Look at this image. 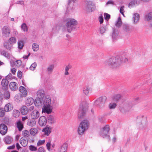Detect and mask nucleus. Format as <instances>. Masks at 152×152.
<instances>
[{"mask_svg":"<svg viewBox=\"0 0 152 152\" xmlns=\"http://www.w3.org/2000/svg\"><path fill=\"white\" fill-rule=\"evenodd\" d=\"M37 98L35 101L34 104L37 107H42V112L48 114L50 113L52 111L53 102H52L49 96H46L44 97V91L41 90L37 92Z\"/></svg>","mask_w":152,"mask_h":152,"instance_id":"1","label":"nucleus"},{"mask_svg":"<svg viewBox=\"0 0 152 152\" xmlns=\"http://www.w3.org/2000/svg\"><path fill=\"white\" fill-rule=\"evenodd\" d=\"M128 61V59L127 56L123 55L110 58L106 61L105 63L110 67L114 68L118 67L123 63L126 62Z\"/></svg>","mask_w":152,"mask_h":152,"instance_id":"2","label":"nucleus"},{"mask_svg":"<svg viewBox=\"0 0 152 152\" xmlns=\"http://www.w3.org/2000/svg\"><path fill=\"white\" fill-rule=\"evenodd\" d=\"M89 126V123L86 120H84L82 121L80 124L78 129L77 133L79 135L83 134L87 130Z\"/></svg>","mask_w":152,"mask_h":152,"instance_id":"3","label":"nucleus"},{"mask_svg":"<svg viewBox=\"0 0 152 152\" xmlns=\"http://www.w3.org/2000/svg\"><path fill=\"white\" fill-rule=\"evenodd\" d=\"M138 121L137 126L140 129L146 128L147 126V118L144 115H140L137 117Z\"/></svg>","mask_w":152,"mask_h":152,"instance_id":"4","label":"nucleus"},{"mask_svg":"<svg viewBox=\"0 0 152 152\" xmlns=\"http://www.w3.org/2000/svg\"><path fill=\"white\" fill-rule=\"evenodd\" d=\"M77 21L74 19H70L69 20L66 24L67 31L69 33H70L75 28L77 24Z\"/></svg>","mask_w":152,"mask_h":152,"instance_id":"5","label":"nucleus"},{"mask_svg":"<svg viewBox=\"0 0 152 152\" xmlns=\"http://www.w3.org/2000/svg\"><path fill=\"white\" fill-rule=\"evenodd\" d=\"M85 102L81 103L80 106L78 113V118L79 119H81L83 118L86 114V108Z\"/></svg>","mask_w":152,"mask_h":152,"instance_id":"6","label":"nucleus"},{"mask_svg":"<svg viewBox=\"0 0 152 152\" xmlns=\"http://www.w3.org/2000/svg\"><path fill=\"white\" fill-rule=\"evenodd\" d=\"M110 130V127L108 125H106L100 130V135L103 138H107L109 139L108 134Z\"/></svg>","mask_w":152,"mask_h":152,"instance_id":"7","label":"nucleus"},{"mask_svg":"<svg viewBox=\"0 0 152 152\" xmlns=\"http://www.w3.org/2000/svg\"><path fill=\"white\" fill-rule=\"evenodd\" d=\"M106 99L107 97L105 96L100 97L95 101V105L98 106L99 108H102L104 106Z\"/></svg>","mask_w":152,"mask_h":152,"instance_id":"8","label":"nucleus"},{"mask_svg":"<svg viewBox=\"0 0 152 152\" xmlns=\"http://www.w3.org/2000/svg\"><path fill=\"white\" fill-rule=\"evenodd\" d=\"M95 9L94 4L92 1H88L87 2L86 6V12H92Z\"/></svg>","mask_w":152,"mask_h":152,"instance_id":"9","label":"nucleus"},{"mask_svg":"<svg viewBox=\"0 0 152 152\" xmlns=\"http://www.w3.org/2000/svg\"><path fill=\"white\" fill-rule=\"evenodd\" d=\"M2 36L6 37H9L10 34V30L7 26H4L1 30Z\"/></svg>","mask_w":152,"mask_h":152,"instance_id":"10","label":"nucleus"},{"mask_svg":"<svg viewBox=\"0 0 152 152\" xmlns=\"http://www.w3.org/2000/svg\"><path fill=\"white\" fill-rule=\"evenodd\" d=\"M39 116L40 113L39 111L35 110L31 113L30 117L31 119L35 120L37 119Z\"/></svg>","mask_w":152,"mask_h":152,"instance_id":"11","label":"nucleus"},{"mask_svg":"<svg viewBox=\"0 0 152 152\" xmlns=\"http://www.w3.org/2000/svg\"><path fill=\"white\" fill-rule=\"evenodd\" d=\"M124 32L126 34H129L132 31V27L128 24H124L123 26Z\"/></svg>","mask_w":152,"mask_h":152,"instance_id":"12","label":"nucleus"},{"mask_svg":"<svg viewBox=\"0 0 152 152\" xmlns=\"http://www.w3.org/2000/svg\"><path fill=\"white\" fill-rule=\"evenodd\" d=\"M47 122V118L45 116H41L39 119L38 123L41 126H45Z\"/></svg>","mask_w":152,"mask_h":152,"instance_id":"13","label":"nucleus"},{"mask_svg":"<svg viewBox=\"0 0 152 152\" xmlns=\"http://www.w3.org/2000/svg\"><path fill=\"white\" fill-rule=\"evenodd\" d=\"M7 128L6 125L4 124L0 125V133L2 135H5L7 132Z\"/></svg>","mask_w":152,"mask_h":152,"instance_id":"14","label":"nucleus"},{"mask_svg":"<svg viewBox=\"0 0 152 152\" xmlns=\"http://www.w3.org/2000/svg\"><path fill=\"white\" fill-rule=\"evenodd\" d=\"M140 20V15L137 13H135L134 14L132 18V20L134 24H137V23Z\"/></svg>","mask_w":152,"mask_h":152,"instance_id":"15","label":"nucleus"},{"mask_svg":"<svg viewBox=\"0 0 152 152\" xmlns=\"http://www.w3.org/2000/svg\"><path fill=\"white\" fill-rule=\"evenodd\" d=\"M10 89L12 91H15L18 89V86L15 82H11L9 85Z\"/></svg>","mask_w":152,"mask_h":152,"instance_id":"16","label":"nucleus"},{"mask_svg":"<svg viewBox=\"0 0 152 152\" xmlns=\"http://www.w3.org/2000/svg\"><path fill=\"white\" fill-rule=\"evenodd\" d=\"M52 128L48 126L43 129L42 130V132L44 133L47 136H48L50 133L51 132Z\"/></svg>","mask_w":152,"mask_h":152,"instance_id":"17","label":"nucleus"},{"mask_svg":"<svg viewBox=\"0 0 152 152\" xmlns=\"http://www.w3.org/2000/svg\"><path fill=\"white\" fill-rule=\"evenodd\" d=\"M13 108V106L10 103H9L5 105L4 109L5 112H8L12 110Z\"/></svg>","mask_w":152,"mask_h":152,"instance_id":"18","label":"nucleus"},{"mask_svg":"<svg viewBox=\"0 0 152 152\" xmlns=\"http://www.w3.org/2000/svg\"><path fill=\"white\" fill-rule=\"evenodd\" d=\"M134 106V104L131 102H127L125 104V108L127 110H129L132 108Z\"/></svg>","mask_w":152,"mask_h":152,"instance_id":"19","label":"nucleus"},{"mask_svg":"<svg viewBox=\"0 0 152 152\" xmlns=\"http://www.w3.org/2000/svg\"><path fill=\"white\" fill-rule=\"evenodd\" d=\"M54 68V64L49 65L46 68V71L48 74H50L53 72Z\"/></svg>","mask_w":152,"mask_h":152,"instance_id":"20","label":"nucleus"},{"mask_svg":"<svg viewBox=\"0 0 152 152\" xmlns=\"http://www.w3.org/2000/svg\"><path fill=\"white\" fill-rule=\"evenodd\" d=\"M19 91L22 93L23 96L26 97L27 94V92L26 88L23 86H20L19 87Z\"/></svg>","mask_w":152,"mask_h":152,"instance_id":"21","label":"nucleus"},{"mask_svg":"<svg viewBox=\"0 0 152 152\" xmlns=\"http://www.w3.org/2000/svg\"><path fill=\"white\" fill-rule=\"evenodd\" d=\"M36 123V122L34 119H29L28 120L27 124L29 126L31 127L34 126Z\"/></svg>","mask_w":152,"mask_h":152,"instance_id":"22","label":"nucleus"},{"mask_svg":"<svg viewBox=\"0 0 152 152\" xmlns=\"http://www.w3.org/2000/svg\"><path fill=\"white\" fill-rule=\"evenodd\" d=\"M118 34V30L113 29V32L112 34L113 39L115 40L117 38Z\"/></svg>","mask_w":152,"mask_h":152,"instance_id":"23","label":"nucleus"},{"mask_svg":"<svg viewBox=\"0 0 152 152\" xmlns=\"http://www.w3.org/2000/svg\"><path fill=\"white\" fill-rule=\"evenodd\" d=\"M91 91V89L88 86H85L83 88V92L86 95H88L89 92Z\"/></svg>","mask_w":152,"mask_h":152,"instance_id":"24","label":"nucleus"},{"mask_svg":"<svg viewBox=\"0 0 152 152\" xmlns=\"http://www.w3.org/2000/svg\"><path fill=\"white\" fill-rule=\"evenodd\" d=\"M67 146L66 143H64L59 149V152H66Z\"/></svg>","mask_w":152,"mask_h":152,"instance_id":"25","label":"nucleus"},{"mask_svg":"<svg viewBox=\"0 0 152 152\" xmlns=\"http://www.w3.org/2000/svg\"><path fill=\"white\" fill-rule=\"evenodd\" d=\"M121 95L120 94H115L113 96L112 100L114 102H117L121 99Z\"/></svg>","mask_w":152,"mask_h":152,"instance_id":"26","label":"nucleus"},{"mask_svg":"<svg viewBox=\"0 0 152 152\" xmlns=\"http://www.w3.org/2000/svg\"><path fill=\"white\" fill-rule=\"evenodd\" d=\"M145 20L147 21H152V12H149L145 15Z\"/></svg>","mask_w":152,"mask_h":152,"instance_id":"27","label":"nucleus"},{"mask_svg":"<svg viewBox=\"0 0 152 152\" xmlns=\"http://www.w3.org/2000/svg\"><path fill=\"white\" fill-rule=\"evenodd\" d=\"M33 99L32 98H29L26 99V104L28 106H29L32 105L34 102V103Z\"/></svg>","mask_w":152,"mask_h":152,"instance_id":"28","label":"nucleus"},{"mask_svg":"<svg viewBox=\"0 0 152 152\" xmlns=\"http://www.w3.org/2000/svg\"><path fill=\"white\" fill-rule=\"evenodd\" d=\"M48 120L49 122L51 124H53L56 122V119L53 116L50 115L48 117Z\"/></svg>","mask_w":152,"mask_h":152,"instance_id":"29","label":"nucleus"},{"mask_svg":"<svg viewBox=\"0 0 152 152\" xmlns=\"http://www.w3.org/2000/svg\"><path fill=\"white\" fill-rule=\"evenodd\" d=\"M72 67L71 66L70 64H68L66 65L65 69V71L64 72V75H69L70 73L68 71Z\"/></svg>","mask_w":152,"mask_h":152,"instance_id":"30","label":"nucleus"},{"mask_svg":"<svg viewBox=\"0 0 152 152\" xmlns=\"http://www.w3.org/2000/svg\"><path fill=\"white\" fill-rule=\"evenodd\" d=\"M28 112V108L25 106H23L21 109V112L22 114L25 115H26Z\"/></svg>","mask_w":152,"mask_h":152,"instance_id":"31","label":"nucleus"},{"mask_svg":"<svg viewBox=\"0 0 152 152\" xmlns=\"http://www.w3.org/2000/svg\"><path fill=\"white\" fill-rule=\"evenodd\" d=\"M20 143L23 147L26 146L28 144V141L23 137H22L20 140Z\"/></svg>","mask_w":152,"mask_h":152,"instance_id":"32","label":"nucleus"},{"mask_svg":"<svg viewBox=\"0 0 152 152\" xmlns=\"http://www.w3.org/2000/svg\"><path fill=\"white\" fill-rule=\"evenodd\" d=\"M107 31V28L105 26H101L99 27L98 31L100 34H102L105 33Z\"/></svg>","mask_w":152,"mask_h":152,"instance_id":"33","label":"nucleus"},{"mask_svg":"<svg viewBox=\"0 0 152 152\" xmlns=\"http://www.w3.org/2000/svg\"><path fill=\"white\" fill-rule=\"evenodd\" d=\"M12 141V137L10 136L6 137L4 139V141L7 144H10Z\"/></svg>","mask_w":152,"mask_h":152,"instance_id":"34","label":"nucleus"},{"mask_svg":"<svg viewBox=\"0 0 152 152\" xmlns=\"http://www.w3.org/2000/svg\"><path fill=\"white\" fill-rule=\"evenodd\" d=\"M9 82V81L7 79H3L2 80L1 84L3 87L5 88L8 86Z\"/></svg>","mask_w":152,"mask_h":152,"instance_id":"35","label":"nucleus"},{"mask_svg":"<svg viewBox=\"0 0 152 152\" xmlns=\"http://www.w3.org/2000/svg\"><path fill=\"white\" fill-rule=\"evenodd\" d=\"M32 48L34 51H37L39 49V45L36 43H33L32 45Z\"/></svg>","mask_w":152,"mask_h":152,"instance_id":"36","label":"nucleus"},{"mask_svg":"<svg viewBox=\"0 0 152 152\" xmlns=\"http://www.w3.org/2000/svg\"><path fill=\"white\" fill-rule=\"evenodd\" d=\"M38 132V130L36 128H32L30 130V134L32 135H35Z\"/></svg>","mask_w":152,"mask_h":152,"instance_id":"37","label":"nucleus"},{"mask_svg":"<svg viewBox=\"0 0 152 152\" xmlns=\"http://www.w3.org/2000/svg\"><path fill=\"white\" fill-rule=\"evenodd\" d=\"M1 54L3 56H5L8 59H9L10 58V54L4 50L2 51L1 52Z\"/></svg>","mask_w":152,"mask_h":152,"instance_id":"38","label":"nucleus"},{"mask_svg":"<svg viewBox=\"0 0 152 152\" xmlns=\"http://www.w3.org/2000/svg\"><path fill=\"white\" fill-rule=\"evenodd\" d=\"M16 42V39L15 38L12 37H11L9 40V42L10 44H13L15 43Z\"/></svg>","mask_w":152,"mask_h":152,"instance_id":"39","label":"nucleus"},{"mask_svg":"<svg viewBox=\"0 0 152 152\" xmlns=\"http://www.w3.org/2000/svg\"><path fill=\"white\" fill-rule=\"evenodd\" d=\"M3 45L4 47L6 49L10 50L12 48V46L9 44L7 42H4V43Z\"/></svg>","mask_w":152,"mask_h":152,"instance_id":"40","label":"nucleus"},{"mask_svg":"<svg viewBox=\"0 0 152 152\" xmlns=\"http://www.w3.org/2000/svg\"><path fill=\"white\" fill-rule=\"evenodd\" d=\"M122 24L121 19L120 17L118 18V20L115 23V26L116 27H119Z\"/></svg>","mask_w":152,"mask_h":152,"instance_id":"41","label":"nucleus"},{"mask_svg":"<svg viewBox=\"0 0 152 152\" xmlns=\"http://www.w3.org/2000/svg\"><path fill=\"white\" fill-rule=\"evenodd\" d=\"M20 114V112L18 110H13V115L14 117L16 118L19 117Z\"/></svg>","mask_w":152,"mask_h":152,"instance_id":"42","label":"nucleus"},{"mask_svg":"<svg viewBox=\"0 0 152 152\" xmlns=\"http://www.w3.org/2000/svg\"><path fill=\"white\" fill-rule=\"evenodd\" d=\"M17 125L18 130L21 131L23 128V125L20 121H19L17 123Z\"/></svg>","mask_w":152,"mask_h":152,"instance_id":"43","label":"nucleus"},{"mask_svg":"<svg viewBox=\"0 0 152 152\" xmlns=\"http://www.w3.org/2000/svg\"><path fill=\"white\" fill-rule=\"evenodd\" d=\"M18 48L19 49H21L24 45L23 41L22 40H19L18 42Z\"/></svg>","mask_w":152,"mask_h":152,"instance_id":"44","label":"nucleus"},{"mask_svg":"<svg viewBox=\"0 0 152 152\" xmlns=\"http://www.w3.org/2000/svg\"><path fill=\"white\" fill-rule=\"evenodd\" d=\"M117 104L115 103H111L109 104V107L110 109H115L116 107Z\"/></svg>","mask_w":152,"mask_h":152,"instance_id":"45","label":"nucleus"},{"mask_svg":"<svg viewBox=\"0 0 152 152\" xmlns=\"http://www.w3.org/2000/svg\"><path fill=\"white\" fill-rule=\"evenodd\" d=\"M137 4V1L136 0H134L131 1L129 4V7H132L134 6Z\"/></svg>","mask_w":152,"mask_h":152,"instance_id":"46","label":"nucleus"},{"mask_svg":"<svg viewBox=\"0 0 152 152\" xmlns=\"http://www.w3.org/2000/svg\"><path fill=\"white\" fill-rule=\"evenodd\" d=\"M4 97L5 99H8L10 97V93L8 91H5L4 93Z\"/></svg>","mask_w":152,"mask_h":152,"instance_id":"47","label":"nucleus"},{"mask_svg":"<svg viewBox=\"0 0 152 152\" xmlns=\"http://www.w3.org/2000/svg\"><path fill=\"white\" fill-rule=\"evenodd\" d=\"M37 63L34 62L31 64L29 68L31 70H34L37 66Z\"/></svg>","mask_w":152,"mask_h":152,"instance_id":"48","label":"nucleus"},{"mask_svg":"<svg viewBox=\"0 0 152 152\" xmlns=\"http://www.w3.org/2000/svg\"><path fill=\"white\" fill-rule=\"evenodd\" d=\"M21 28L24 31H28L27 27L25 23H23L22 24Z\"/></svg>","mask_w":152,"mask_h":152,"instance_id":"49","label":"nucleus"},{"mask_svg":"<svg viewBox=\"0 0 152 152\" xmlns=\"http://www.w3.org/2000/svg\"><path fill=\"white\" fill-rule=\"evenodd\" d=\"M98 120L101 123H103L104 121V117L103 116H99L98 117Z\"/></svg>","mask_w":152,"mask_h":152,"instance_id":"50","label":"nucleus"},{"mask_svg":"<svg viewBox=\"0 0 152 152\" xmlns=\"http://www.w3.org/2000/svg\"><path fill=\"white\" fill-rule=\"evenodd\" d=\"M23 134L24 137H26L28 136L29 134V132L28 131L26 130L23 131Z\"/></svg>","mask_w":152,"mask_h":152,"instance_id":"51","label":"nucleus"},{"mask_svg":"<svg viewBox=\"0 0 152 152\" xmlns=\"http://www.w3.org/2000/svg\"><path fill=\"white\" fill-rule=\"evenodd\" d=\"M45 140H39L37 143V145L38 146L42 145L45 143Z\"/></svg>","mask_w":152,"mask_h":152,"instance_id":"52","label":"nucleus"},{"mask_svg":"<svg viewBox=\"0 0 152 152\" xmlns=\"http://www.w3.org/2000/svg\"><path fill=\"white\" fill-rule=\"evenodd\" d=\"M29 149L31 151H36L37 150V148L33 145H31L29 146Z\"/></svg>","mask_w":152,"mask_h":152,"instance_id":"53","label":"nucleus"},{"mask_svg":"<svg viewBox=\"0 0 152 152\" xmlns=\"http://www.w3.org/2000/svg\"><path fill=\"white\" fill-rule=\"evenodd\" d=\"M104 16L105 20H107L110 18V15L107 13H104Z\"/></svg>","mask_w":152,"mask_h":152,"instance_id":"54","label":"nucleus"},{"mask_svg":"<svg viewBox=\"0 0 152 152\" xmlns=\"http://www.w3.org/2000/svg\"><path fill=\"white\" fill-rule=\"evenodd\" d=\"M5 111L4 109L3 110V108L0 109V116L1 117H3L4 114V111Z\"/></svg>","mask_w":152,"mask_h":152,"instance_id":"55","label":"nucleus"},{"mask_svg":"<svg viewBox=\"0 0 152 152\" xmlns=\"http://www.w3.org/2000/svg\"><path fill=\"white\" fill-rule=\"evenodd\" d=\"M124 6H122L121 7L120 10V12L124 16Z\"/></svg>","mask_w":152,"mask_h":152,"instance_id":"56","label":"nucleus"},{"mask_svg":"<svg viewBox=\"0 0 152 152\" xmlns=\"http://www.w3.org/2000/svg\"><path fill=\"white\" fill-rule=\"evenodd\" d=\"M15 62L16 63V64H16V66L18 67H19V66H20L22 62L20 60H17V61H16Z\"/></svg>","mask_w":152,"mask_h":152,"instance_id":"57","label":"nucleus"},{"mask_svg":"<svg viewBox=\"0 0 152 152\" xmlns=\"http://www.w3.org/2000/svg\"><path fill=\"white\" fill-rule=\"evenodd\" d=\"M59 28V27L57 26H54L52 29V31L53 32H55L57 31Z\"/></svg>","mask_w":152,"mask_h":152,"instance_id":"58","label":"nucleus"},{"mask_svg":"<svg viewBox=\"0 0 152 152\" xmlns=\"http://www.w3.org/2000/svg\"><path fill=\"white\" fill-rule=\"evenodd\" d=\"M17 75L18 77L20 79H21L22 77V72H21L20 71H18V72Z\"/></svg>","mask_w":152,"mask_h":152,"instance_id":"59","label":"nucleus"},{"mask_svg":"<svg viewBox=\"0 0 152 152\" xmlns=\"http://www.w3.org/2000/svg\"><path fill=\"white\" fill-rule=\"evenodd\" d=\"M99 21L100 22V24H101L102 23H103V21H104L103 18L102 16H99Z\"/></svg>","mask_w":152,"mask_h":152,"instance_id":"60","label":"nucleus"},{"mask_svg":"<svg viewBox=\"0 0 152 152\" xmlns=\"http://www.w3.org/2000/svg\"><path fill=\"white\" fill-rule=\"evenodd\" d=\"M50 142H48L46 144L47 148L49 151H50Z\"/></svg>","mask_w":152,"mask_h":152,"instance_id":"61","label":"nucleus"},{"mask_svg":"<svg viewBox=\"0 0 152 152\" xmlns=\"http://www.w3.org/2000/svg\"><path fill=\"white\" fill-rule=\"evenodd\" d=\"M39 152H45V150L43 148L40 147L38 149Z\"/></svg>","mask_w":152,"mask_h":152,"instance_id":"62","label":"nucleus"},{"mask_svg":"<svg viewBox=\"0 0 152 152\" xmlns=\"http://www.w3.org/2000/svg\"><path fill=\"white\" fill-rule=\"evenodd\" d=\"M108 4H114L112 0H109L108 1L106 4V5H108Z\"/></svg>","mask_w":152,"mask_h":152,"instance_id":"63","label":"nucleus"},{"mask_svg":"<svg viewBox=\"0 0 152 152\" xmlns=\"http://www.w3.org/2000/svg\"><path fill=\"white\" fill-rule=\"evenodd\" d=\"M16 71L15 68H12L11 70V72L13 75H15Z\"/></svg>","mask_w":152,"mask_h":152,"instance_id":"64","label":"nucleus"}]
</instances>
